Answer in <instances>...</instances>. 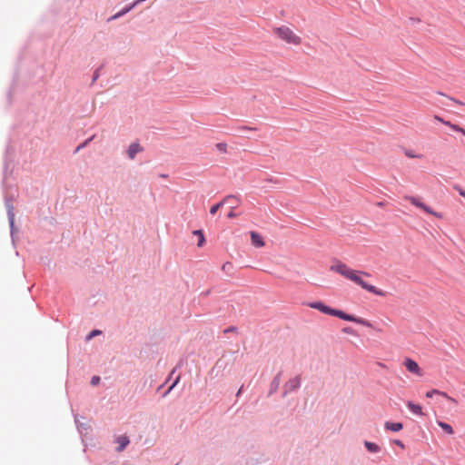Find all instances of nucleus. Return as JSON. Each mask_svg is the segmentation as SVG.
Segmentation results:
<instances>
[{"mask_svg": "<svg viewBox=\"0 0 465 465\" xmlns=\"http://www.w3.org/2000/svg\"><path fill=\"white\" fill-rule=\"evenodd\" d=\"M330 270L331 272L341 274L344 278L353 282L354 283L360 285L362 289H364L373 294H376L379 296L385 295V293L382 291L377 289L373 285L368 284L366 282H364L361 279V275L370 276V274L368 272L353 270V269L350 268L346 263H344L341 261H336L330 267Z\"/></svg>", "mask_w": 465, "mask_h": 465, "instance_id": "nucleus-1", "label": "nucleus"}, {"mask_svg": "<svg viewBox=\"0 0 465 465\" xmlns=\"http://www.w3.org/2000/svg\"><path fill=\"white\" fill-rule=\"evenodd\" d=\"M308 306L312 308V309H316V310L322 312V313H325V314H328V315H331V316H335V317H338V318L342 319L344 321L356 322L358 324H361V325H363V326H366V327H371V322L366 321L365 319L358 318V317H355L353 315L347 314V313H345L342 311L332 309V308L325 305L322 302H310V303H308Z\"/></svg>", "mask_w": 465, "mask_h": 465, "instance_id": "nucleus-2", "label": "nucleus"}, {"mask_svg": "<svg viewBox=\"0 0 465 465\" xmlns=\"http://www.w3.org/2000/svg\"><path fill=\"white\" fill-rule=\"evenodd\" d=\"M272 33L280 40L287 45L298 46L302 44V37L299 36L292 28L286 25H281L272 28Z\"/></svg>", "mask_w": 465, "mask_h": 465, "instance_id": "nucleus-3", "label": "nucleus"}, {"mask_svg": "<svg viewBox=\"0 0 465 465\" xmlns=\"http://www.w3.org/2000/svg\"><path fill=\"white\" fill-rule=\"evenodd\" d=\"M406 200H408L414 206L423 210L425 213L431 214L437 218H442V215L437 212H434L430 206L424 204L420 200L414 196H405Z\"/></svg>", "mask_w": 465, "mask_h": 465, "instance_id": "nucleus-4", "label": "nucleus"}, {"mask_svg": "<svg viewBox=\"0 0 465 465\" xmlns=\"http://www.w3.org/2000/svg\"><path fill=\"white\" fill-rule=\"evenodd\" d=\"M404 367L407 369L408 371L416 374L417 376L421 377L423 375V372L421 369L420 368L419 364L413 361L412 359L407 358L403 361Z\"/></svg>", "mask_w": 465, "mask_h": 465, "instance_id": "nucleus-5", "label": "nucleus"}, {"mask_svg": "<svg viewBox=\"0 0 465 465\" xmlns=\"http://www.w3.org/2000/svg\"><path fill=\"white\" fill-rule=\"evenodd\" d=\"M301 385V377L295 376L294 378L290 379L285 384H284V393L292 392L295 390H297Z\"/></svg>", "mask_w": 465, "mask_h": 465, "instance_id": "nucleus-6", "label": "nucleus"}, {"mask_svg": "<svg viewBox=\"0 0 465 465\" xmlns=\"http://www.w3.org/2000/svg\"><path fill=\"white\" fill-rule=\"evenodd\" d=\"M250 236H251V242L254 247L262 248L265 245L263 238L258 232L252 231L250 232Z\"/></svg>", "mask_w": 465, "mask_h": 465, "instance_id": "nucleus-7", "label": "nucleus"}, {"mask_svg": "<svg viewBox=\"0 0 465 465\" xmlns=\"http://www.w3.org/2000/svg\"><path fill=\"white\" fill-rule=\"evenodd\" d=\"M142 151V147L137 143H133L127 149V155L130 159H134L135 155Z\"/></svg>", "mask_w": 465, "mask_h": 465, "instance_id": "nucleus-8", "label": "nucleus"}, {"mask_svg": "<svg viewBox=\"0 0 465 465\" xmlns=\"http://www.w3.org/2000/svg\"><path fill=\"white\" fill-rule=\"evenodd\" d=\"M433 395H440L444 398H446L448 401H451V402H454L456 403V400L453 399L452 397L449 396L446 392L444 391H440L439 390H436V389H433L431 391H429L426 392V397L427 398H431Z\"/></svg>", "mask_w": 465, "mask_h": 465, "instance_id": "nucleus-9", "label": "nucleus"}, {"mask_svg": "<svg viewBox=\"0 0 465 465\" xmlns=\"http://www.w3.org/2000/svg\"><path fill=\"white\" fill-rule=\"evenodd\" d=\"M231 200H235V199H234V197H233V196H231V195H230V196L225 197V198H224L223 201H221L220 203H216V204L213 205V206L211 207V209H210V213H211V214H213V215H214V214L217 213V211H218L220 208H222V207L225 204V203H229Z\"/></svg>", "mask_w": 465, "mask_h": 465, "instance_id": "nucleus-10", "label": "nucleus"}, {"mask_svg": "<svg viewBox=\"0 0 465 465\" xmlns=\"http://www.w3.org/2000/svg\"><path fill=\"white\" fill-rule=\"evenodd\" d=\"M116 442L119 444L117 447V451H123L124 448L129 444V438L125 435L119 436L116 439Z\"/></svg>", "mask_w": 465, "mask_h": 465, "instance_id": "nucleus-11", "label": "nucleus"}, {"mask_svg": "<svg viewBox=\"0 0 465 465\" xmlns=\"http://www.w3.org/2000/svg\"><path fill=\"white\" fill-rule=\"evenodd\" d=\"M407 407L409 410L416 415H423L422 408L419 404H415L412 401H408Z\"/></svg>", "mask_w": 465, "mask_h": 465, "instance_id": "nucleus-12", "label": "nucleus"}, {"mask_svg": "<svg viewBox=\"0 0 465 465\" xmlns=\"http://www.w3.org/2000/svg\"><path fill=\"white\" fill-rule=\"evenodd\" d=\"M402 423L401 422H390V421H387L385 423V428L389 430H392V431H399L402 429Z\"/></svg>", "mask_w": 465, "mask_h": 465, "instance_id": "nucleus-13", "label": "nucleus"}, {"mask_svg": "<svg viewBox=\"0 0 465 465\" xmlns=\"http://www.w3.org/2000/svg\"><path fill=\"white\" fill-rule=\"evenodd\" d=\"M438 425L449 435H452L454 433V430L452 429V427L446 423V422H443V421H440L439 420L438 421Z\"/></svg>", "mask_w": 465, "mask_h": 465, "instance_id": "nucleus-14", "label": "nucleus"}, {"mask_svg": "<svg viewBox=\"0 0 465 465\" xmlns=\"http://www.w3.org/2000/svg\"><path fill=\"white\" fill-rule=\"evenodd\" d=\"M193 234L197 236L198 239V247H202L205 242V238L203 232L201 230L193 231Z\"/></svg>", "mask_w": 465, "mask_h": 465, "instance_id": "nucleus-15", "label": "nucleus"}, {"mask_svg": "<svg viewBox=\"0 0 465 465\" xmlns=\"http://www.w3.org/2000/svg\"><path fill=\"white\" fill-rule=\"evenodd\" d=\"M444 124L449 126L450 129H452L453 131L455 132H459V133H461L463 135H465V129H463L462 127H460V125L458 124H454L450 122H444Z\"/></svg>", "mask_w": 465, "mask_h": 465, "instance_id": "nucleus-16", "label": "nucleus"}, {"mask_svg": "<svg viewBox=\"0 0 465 465\" xmlns=\"http://www.w3.org/2000/svg\"><path fill=\"white\" fill-rule=\"evenodd\" d=\"M364 445L370 452L380 451V447L374 442L365 441Z\"/></svg>", "mask_w": 465, "mask_h": 465, "instance_id": "nucleus-17", "label": "nucleus"}, {"mask_svg": "<svg viewBox=\"0 0 465 465\" xmlns=\"http://www.w3.org/2000/svg\"><path fill=\"white\" fill-rule=\"evenodd\" d=\"M404 154L409 158H420L421 156L414 153L412 150L406 149L404 150Z\"/></svg>", "mask_w": 465, "mask_h": 465, "instance_id": "nucleus-18", "label": "nucleus"}, {"mask_svg": "<svg viewBox=\"0 0 465 465\" xmlns=\"http://www.w3.org/2000/svg\"><path fill=\"white\" fill-rule=\"evenodd\" d=\"M93 138H94V136H92L91 138L87 139L83 143H81L79 146H77V148L75 150V153H77L79 150H81L82 148L86 146L88 144V143L93 140Z\"/></svg>", "mask_w": 465, "mask_h": 465, "instance_id": "nucleus-19", "label": "nucleus"}, {"mask_svg": "<svg viewBox=\"0 0 465 465\" xmlns=\"http://www.w3.org/2000/svg\"><path fill=\"white\" fill-rule=\"evenodd\" d=\"M8 215H9V222H10V224L12 226L14 224V219H15V214L13 213L12 207H10L8 209Z\"/></svg>", "mask_w": 465, "mask_h": 465, "instance_id": "nucleus-20", "label": "nucleus"}, {"mask_svg": "<svg viewBox=\"0 0 465 465\" xmlns=\"http://www.w3.org/2000/svg\"><path fill=\"white\" fill-rule=\"evenodd\" d=\"M342 331L347 334L355 335V331L351 327H345L342 329Z\"/></svg>", "mask_w": 465, "mask_h": 465, "instance_id": "nucleus-21", "label": "nucleus"}, {"mask_svg": "<svg viewBox=\"0 0 465 465\" xmlns=\"http://www.w3.org/2000/svg\"><path fill=\"white\" fill-rule=\"evenodd\" d=\"M216 147L218 148V150H219L220 152L224 153V152H226L227 144H226V143H217V144H216Z\"/></svg>", "mask_w": 465, "mask_h": 465, "instance_id": "nucleus-22", "label": "nucleus"}, {"mask_svg": "<svg viewBox=\"0 0 465 465\" xmlns=\"http://www.w3.org/2000/svg\"><path fill=\"white\" fill-rule=\"evenodd\" d=\"M101 334V331H98V330H94L93 331H91L89 333V335L87 336V340H91L93 337L96 336V335H99Z\"/></svg>", "mask_w": 465, "mask_h": 465, "instance_id": "nucleus-23", "label": "nucleus"}, {"mask_svg": "<svg viewBox=\"0 0 465 465\" xmlns=\"http://www.w3.org/2000/svg\"><path fill=\"white\" fill-rule=\"evenodd\" d=\"M100 381V378L98 376H94L91 380L92 385H97Z\"/></svg>", "mask_w": 465, "mask_h": 465, "instance_id": "nucleus-24", "label": "nucleus"}, {"mask_svg": "<svg viewBox=\"0 0 465 465\" xmlns=\"http://www.w3.org/2000/svg\"><path fill=\"white\" fill-rule=\"evenodd\" d=\"M235 200H231L228 203L231 204L232 208H236L238 206V200L234 197Z\"/></svg>", "mask_w": 465, "mask_h": 465, "instance_id": "nucleus-25", "label": "nucleus"}, {"mask_svg": "<svg viewBox=\"0 0 465 465\" xmlns=\"http://www.w3.org/2000/svg\"><path fill=\"white\" fill-rule=\"evenodd\" d=\"M450 100H451L453 103L457 104H460V105H464V104L457 99H454L452 97H450Z\"/></svg>", "mask_w": 465, "mask_h": 465, "instance_id": "nucleus-26", "label": "nucleus"}, {"mask_svg": "<svg viewBox=\"0 0 465 465\" xmlns=\"http://www.w3.org/2000/svg\"><path fill=\"white\" fill-rule=\"evenodd\" d=\"M434 119H435L436 121H439V122L442 123L443 124H444V122H446L443 118H441V117H440V116H439V115H435V116H434Z\"/></svg>", "mask_w": 465, "mask_h": 465, "instance_id": "nucleus-27", "label": "nucleus"}, {"mask_svg": "<svg viewBox=\"0 0 465 465\" xmlns=\"http://www.w3.org/2000/svg\"><path fill=\"white\" fill-rule=\"evenodd\" d=\"M395 444H397V445H398V446H400L401 448H404L403 443H402L401 440H395Z\"/></svg>", "mask_w": 465, "mask_h": 465, "instance_id": "nucleus-28", "label": "nucleus"}, {"mask_svg": "<svg viewBox=\"0 0 465 465\" xmlns=\"http://www.w3.org/2000/svg\"><path fill=\"white\" fill-rule=\"evenodd\" d=\"M235 216L236 214L232 211L228 213V218H233Z\"/></svg>", "mask_w": 465, "mask_h": 465, "instance_id": "nucleus-29", "label": "nucleus"}, {"mask_svg": "<svg viewBox=\"0 0 465 465\" xmlns=\"http://www.w3.org/2000/svg\"><path fill=\"white\" fill-rule=\"evenodd\" d=\"M457 189H458L460 194L465 198V192L462 191L461 189H459V188H457Z\"/></svg>", "mask_w": 465, "mask_h": 465, "instance_id": "nucleus-30", "label": "nucleus"}, {"mask_svg": "<svg viewBox=\"0 0 465 465\" xmlns=\"http://www.w3.org/2000/svg\"><path fill=\"white\" fill-rule=\"evenodd\" d=\"M177 382H178V379L173 382V384H172V386L170 387V390H172L176 385Z\"/></svg>", "mask_w": 465, "mask_h": 465, "instance_id": "nucleus-31", "label": "nucleus"}, {"mask_svg": "<svg viewBox=\"0 0 465 465\" xmlns=\"http://www.w3.org/2000/svg\"><path fill=\"white\" fill-rule=\"evenodd\" d=\"M223 269H227L226 264L223 265Z\"/></svg>", "mask_w": 465, "mask_h": 465, "instance_id": "nucleus-32", "label": "nucleus"}, {"mask_svg": "<svg viewBox=\"0 0 465 465\" xmlns=\"http://www.w3.org/2000/svg\"><path fill=\"white\" fill-rule=\"evenodd\" d=\"M223 269H227L226 264L223 265Z\"/></svg>", "mask_w": 465, "mask_h": 465, "instance_id": "nucleus-33", "label": "nucleus"}]
</instances>
